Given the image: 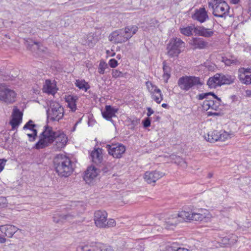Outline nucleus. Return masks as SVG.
I'll return each instance as SVG.
<instances>
[{
  "label": "nucleus",
  "instance_id": "obj_1",
  "mask_svg": "<svg viewBox=\"0 0 251 251\" xmlns=\"http://www.w3.org/2000/svg\"><path fill=\"white\" fill-rule=\"evenodd\" d=\"M44 131L40 134L39 140L35 144L34 148L37 150L49 147L56 141L57 148H62L66 144L68 138L66 135L59 130L54 131L52 127L45 126Z\"/></svg>",
  "mask_w": 251,
  "mask_h": 251
},
{
  "label": "nucleus",
  "instance_id": "obj_2",
  "mask_svg": "<svg viewBox=\"0 0 251 251\" xmlns=\"http://www.w3.org/2000/svg\"><path fill=\"white\" fill-rule=\"evenodd\" d=\"M55 171L60 177H67L74 171L73 163L64 154H57L53 160Z\"/></svg>",
  "mask_w": 251,
  "mask_h": 251
},
{
  "label": "nucleus",
  "instance_id": "obj_3",
  "mask_svg": "<svg viewBox=\"0 0 251 251\" xmlns=\"http://www.w3.org/2000/svg\"><path fill=\"white\" fill-rule=\"evenodd\" d=\"M136 25H129L124 29H119L112 32L109 36V40L114 44L122 43L131 38L138 31Z\"/></svg>",
  "mask_w": 251,
  "mask_h": 251
},
{
  "label": "nucleus",
  "instance_id": "obj_4",
  "mask_svg": "<svg viewBox=\"0 0 251 251\" xmlns=\"http://www.w3.org/2000/svg\"><path fill=\"white\" fill-rule=\"evenodd\" d=\"M203 83L201 81L199 77L195 76H183L180 77L177 81L179 88L184 91H187L196 86H201Z\"/></svg>",
  "mask_w": 251,
  "mask_h": 251
},
{
  "label": "nucleus",
  "instance_id": "obj_5",
  "mask_svg": "<svg viewBox=\"0 0 251 251\" xmlns=\"http://www.w3.org/2000/svg\"><path fill=\"white\" fill-rule=\"evenodd\" d=\"M208 5L212 8L214 16L217 17H225L229 10V6L224 0H210Z\"/></svg>",
  "mask_w": 251,
  "mask_h": 251
},
{
  "label": "nucleus",
  "instance_id": "obj_6",
  "mask_svg": "<svg viewBox=\"0 0 251 251\" xmlns=\"http://www.w3.org/2000/svg\"><path fill=\"white\" fill-rule=\"evenodd\" d=\"M47 117L51 121H59L64 116V108L58 102H52L47 111Z\"/></svg>",
  "mask_w": 251,
  "mask_h": 251
},
{
  "label": "nucleus",
  "instance_id": "obj_7",
  "mask_svg": "<svg viewBox=\"0 0 251 251\" xmlns=\"http://www.w3.org/2000/svg\"><path fill=\"white\" fill-rule=\"evenodd\" d=\"M185 43L180 39L176 38L172 39L167 46L168 54L170 57L177 56L181 51V49L184 48Z\"/></svg>",
  "mask_w": 251,
  "mask_h": 251
},
{
  "label": "nucleus",
  "instance_id": "obj_8",
  "mask_svg": "<svg viewBox=\"0 0 251 251\" xmlns=\"http://www.w3.org/2000/svg\"><path fill=\"white\" fill-rule=\"evenodd\" d=\"M17 94L13 90L1 84L0 86V100L7 104H12L16 100Z\"/></svg>",
  "mask_w": 251,
  "mask_h": 251
},
{
  "label": "nucleus",
  "instance_id": "obj_9",
  "mask_svg": "<svg viewBox=\"0 0 251 251\" xmlns=\"http://www.w3.org/2000/svg\"><path fill=\"white\" fill-rule=\"evenodd\" d=\"M106 148L109 154L116 158H121L126 151V147L119 143L106 145Z\"/></svg>",
  "mask_w": 251,
  "mask_h": 251
},
{
  "label": "nucleus",
  "instance_id": "obj_10",
  "mask_svg": "<svg viewBox=\"0 0 251 251\" xmlns=\"http://www.w3.org/2000/svg\"><path fill=\"white\" fill-rule=\"evenodd\" d=\"M229 137V134L225 131L214 130L205 136V139L210 143H214L218 141H225Z\"/></svg>",
  "mask_w": 251,
  "mask_h": 251
},
{
  "label": "nucleus",
  "instance_id": "obj_11",
  "mask_svg": "<svg viewBox=\"0 0 251 251\" xmlns=\"http://www.w3.org/2000/svg\"><path fill=\"white\" fill-rule=\"evenodd\" d=\"M179 216L184 220L185 221L187 220L195 221H206V216L205 213H198V212H189L185 211H182L179 213Z\"/></svg>",
  "mask_w": 251,
  "mask_h": 251
},
{
  "label": "nucleus",
  "instance_id": "obj_12",
  "mask_svg": "<svg viewBox=\"0 0 251 251\" xmlns=\"http://www.w3.org/2000/svg\"><path fill=\"white\" fill-rule=\"evenodd\" d=\"M146 85L149 91L152 94V99L157 103H160L163 100V95L160 89L152 84L151 82H146Z\"/></svg>",
  "mask_w": 251,
  "mask_h": 251
},
{
  "label": "nucleus",
  "instance_id": "obj_13",
  "mask_svg": "<svg viewBox=\"0 0 251 251\" xmlns=\"http://www.w3.org/2000/svg\"><path fill=\"white\" fill-rule=\"evenodd\" d=\"M23 114L17 107L14 106L12 114V118L9 124L12 126V129L17 128L22 123Z\"/></svg>",
  "mask_w": 251,
  "mask_h": 251
},
{
  "label": "nucleus",
  "instance_id": "obj_14",
  "mask_svg": "<svg viewBox=\"0 0 251 251\" xmlns=\"http://www.w3.org/2000/svg\"><path fill=\"white\" fill-rule=\"evenodd\" d=\"M107 213L105 210H97L94 213V221L96 226L103 228L107 221Z\"/></svg>",
  "mask_w": 251,
  "mask_h": 251
},
{
  "label": "nucleus",
  "instance_id": "obj_15",
  "mask_svg": "<svg viewBox=\"0 0 251 251\" xmlns=\"http://www.w3.org/2000/svg\"><path fill=\"white\" fill-rule=\"evenodd\" d=\"M185 221L182 218L179 216V213L176 216V215H172L165 219L163 225L164 227L168 229H173L174 227L180 222Z\"/></svg>",
  "mask_w": 251,
  "mask_h": 251
},
{
  "label": "nucleus",
  "instance_id": "obj_16",
  "mask_svg": "<svg viewBox=\"0 0 251 251\" xmlns=\"http://www.w3.org/2000/svg\"><path fill=\"white\" fill-rule=\"evenodd\" d=\"M189 44L194 50H202L208 47V43L203 38L201 37H193L189 41Z\"/></svg>",
  "mask_w": 251,
  "mask_h": 251
},
{
  "label": "nucleus",
  "instance_id": "obj_17",
  "mask_svg": "<svg viewBox=\"0 0 251 251\" xmlns=\"http://www.w3.org/2000/svg\"><path fill=\"white\" fill-rule=\"evenodd\" d=\"M165 175L163 172L157 171L146 172L144 175V178L148 183H154Z\"/></svg>",
  "mask_w": 251,
  "mask_h": 251
},
{
  "label": "nucleus",
  "instance_id": "obj_18",
  "mask_svg": "<svg viewBox=\"0 0 251 251\" xmlns=\"http://www.w3.org/2000/svg\"><path fill=\"white\" fill-rule=\"evenodd\" d=\"M192 18L193 19L202 23L208 19V16L205 8L202 7L196 10L195 13L192 16Z\"/></svg>",
  "mask_w": 251,
  "mask_h": 251
},
{
  "label": "nucleus",
  "instance_id": "obj_19",
  "mask_svg": "<svg viewBox=\"0 0 251 251\" xmlns=\"http://www.w3.org/2000/svg\"><path fill=\"white\" fill-rule=\"evenodd\" d=\"M118 109L114 108L111 105H106L105 109L103 111L101 112L102 117L107 120V121H111L112 122L113 121L112 118L115 117V113L117 112Z\"/></svg>",
  "mask_w": 251,
  "mask_h": 251
},
{
  "label": "nucleus",
  "instance_id": "obj_20",
  "mask_svg": "<svg viewBox=\"0 0 251 251\" xmlns=\"http://www.w3.org/2000/svg\"><path fill=\"white\" fill-rule=\"evenodd\" d=\"M195 33L201 36L209 38L212 36L214 32L210 28H207L203 26H197L195 28Z\"/></svg>",
  "mask_w": 251,
  "mask_h": 251
},
{
  "label": "nucleus",
  "instance_id": "obj_21",
  "mask_svg": "<svg viewBox=\"0 0 251 251\" xmlns=\"http://www.w3.org/2000/svg\"><path fill=\"white\" fill-rule=\"evenodd\" d=\"M97 175L98 173L96 168L90 167L85 171L83 179L87 183H90Z\"/></svg>",
  "mask_w": 251,
  "mask_h": 251
},
{
  "label": "nucleus",
  "instance_id": "obj_22",
  "mask_svg": "<svg viewBox=\"0 0 251 251\" xmlns=\"http://www.w3.org/2000/svg\"><path fill=\"white\" fill-rule=\"evenodd\" d=\"M18 229V228L16 226L10 225L0 226V231L4 234L5 236L9 238L12 237Z\"/></svg>",
  "mask_w": 251,
  "mask_h": 251
},
{
  "label": "nucleus",
  "instance_id": "obj_23",
  "mask_svg": "<svg viewBox=\"0 0 251 251\" xmlns=\"http://www.w3.org/2000/svg\"><path fill=\"white\" fill-rule=\"evenodd\" d=\"M220 84V85H230L234 83L235 76L233 75L219 74Z\"/></svg>",
  "mask_w": 251,
  "mask_h": 251
},
{
  "label": "nucleus",
  "instance_id": "obj_24",
  "mask_svg": "<svg viewBox=\"0 0 251 251\" xmlns=\"http://www.w3.org/2000/svg\"><path fill=\"white\" fill-rule=\"evenodd\" d=\"M102 150L100 148H97L93 151L91 153V157L92 161L98 165L100 164L102 160Z\"/></svg>",
  "mask_w": 251,
  "mask_h": 251
},
{
  "label": "nucleus",
  "instance_id": "obj_25",
  "mask_svg": "<svg viewBox=\"0 0 251 251\" xmlns=\"http://www.w3.org/2000/svg\"><path fill=\"white\" fill-rule=\"evenodd\" d=\"M44 92L49 94L54 95L56 93V85L50 80L47 79L43 86Z\"/></svg>",
  "mask_w": 251,
  "mask_h": 251
},
{
  "label": "nucleus",
  "instance_id": "obj_26",
  "mask_svg": "<svg viewBox=\"0 0 251 251\" xmlns=\"http://www.w3.org/2000/svg\"><path fill=\"white\" fill-rule=\"evenodd\" d=\"M74 216L71 214H60L57 213L53 217V220L56 223H63L65 221L71 222L73 220Z\"/></svg>",
  "mask_w": 251,
  "mask_h": 251
},
{
  "label": "nucleus",
  "instance_id": "obj_27",
  "mask_svg": "<svg viewBox=\"0 0 251 251\" xmlns=\"http://www.w3.org/2000/svg\"><path fill=\"white\" fill-rule=\"evenodd\" d=\"M77 99L76 96L69 95L65 97V101L72 111H75L76 109V102Z\"/></svg>",
  "mask_w": 251,
  "mask_h": 251
},
{
  "label": "nucleus",
  "instance_id": "obj_28",
  "mask_svg": "<svg viewBox=\"0 0 251 251\" xmlns=\"http://www.w3.org/2000/svg\"><path fill=\"white\" fill-rule=\"evenodd\" d=\"M220 84L218 73L216 74L213 77H210L207 81V85L210 88H216L217 86H221Z\"/></svg>",
  "mask_w": 251,
  "mask_h": 251
},
{
  "label": "nucleus",
  "instance_id": "obj_29",
  "mask_svg": "<svg viewBox=\"0 0 251 251\" xmlns=\"http://www.w3.org/2000/svg\"><path fill=\"white\" fill-rule=\"evenodd\" d=\"M203 107L206 110L211 108L217 111L219 108V103L213 100H205L203 102Z\"/></svg>",
  "mask_w": 251,
  "mask_h": 251
},
{
  "label": "nucleus",
  "instance_id": "obj_30",
  "mask_svg": "<svg viewBox=\"0 0 251 251\" xmlns=\"http://www.w3.org/2000/svg\"><path fill=\"white\" fill-rule=\"evenodd\" d=\"M93 250L94 251H115L112 246L101 243H95V247Z\"/></svg>",
  "mask_w": 251,
  "mask_h": 251
},
{
  "label": "nucleus",
  "instance_id": "obj_31",
  "mask_svg": "<svg viewBox=\"0 0 251 251\" xmlns=\"http://www.w3.org/2000/svg\"><path fill=\"white\" fill-rule=\"evenodd\" d=\"M163 77L165 79V82H167L168 80L171 76V68L167 65L165 61H164L163 62Z\"/></svg>",
  "mask_w": 251,
  "mask_h": 251
},
{
  "label": "nucleus",
  "instance_id": "obj_32",
  "mask_svg": "<svg viewBox=\"0 0 251 251\" xmlns=\"http://www.w3.org/2000/svg\"><path fill=\"white\" fill-rule=\"evenodd\" d=\"M195 27H196L194 26H188L186 27L180 28V31L182 34L187 36H190L192 35L193 31L195 33Z\"/></svg>",
  "mask_w": 251,
  "mask_h": 251
},
{
  "label": "nucleus",
  "instance_id": "obj_33",
  "mask_svg": "<svg viewBox=\"0 0 251 251\" xmlns=\"http://www.w3.org/2000/svg\"><path fill=\"white\" fill-rule=\"evenodd\" d=\"M239 78L240 81L246 85L251 84V75L240 74Z\"/></svg>",
  "mask_w": 251,
  "mask_h": 251
},
{
  "label": "nucleus",
  "instance_id": "obj_34",
  "mask_svg": "<svg viewBox=\"0 0 251 251\" xmlns=\"http://www.w3.org/2000/svg\"><path fill=\"white\" fill-rule=\"evenodd\" d=\"M76 86L80 89L84 90L85 92L90 88L89 85L84 80H76L75 82Z\"/></svg>",
  "mask_w": 251,
  "mask_h": 251
},
{
  "label": "nucleus",
  "instance_id": "obj_35",
  "mask_svg": "<svg viewBox=\"0 0 251 251\" xmlns=\"http://www.w3.org/2000/svg\"><path fill=\"white\" fill-rule=\"evenodd\" d=\"M95 247V243H92L89 246H79L77 248V251H94V248Z\"/></svg>",
  "mask_w": 251,
  "mask_h": 251
},
{
  "label": "nucleus",
  "instance_id": "obj_36",
  "mask_svg": "<svg viewBox=\"0 0 251 251\" xmlns=\"http://www.w3.org/2000/svg\"><path fill=\"white\" fill-rule=\"evenodd\" d=\"M94 35L93 33H90L87 35L86 41L88 45H93L97 42V39Z\"/></svg>",
  "mask_w": 251,
  "mask_h": 251
},
{
  "label": "nucleus",
  "instance_id": "obj_37",
  "mask_svg": "<svg viewBox=\"0 0 251 251\" xmlns=\"http://www.w3.org/2000/svg\"><path fill=\"white\" fill-rule=\"evenodd\" d=\"M107 68H108V64L103 61H100L98 68L99 73L100 74H104L105 70Z\"/></svg>",
  "mask_w": 251,
  "mask_h": 251
},
{
  "label": "nucleus",
  "instance_id": "obj_38",
  "mask_svg": "<svg viewBox=\"0 0 251 251\" xmlns=\"http://www.w3.org/2000/svg\"><path fill=\"white\" fill-rule=\"evenodd\" d=\"M166 251H190L189 250L180 247L175 246H168L166 248Z\"/></svg>",
  "mask_w": 251,
  "mask_h": 251
},
{
  "label": "nucleus",
  "instance_id": "obj_39",
  "mask_svg": "<svg viewBox=\"0 0 251 251\" xmlns=\"http://www.w3.org/2000/svg\"><path fill=\"white\" fill-rule=\"evenodd\" d=\"M36 125L33 123V121L31 120H29L23 127V129H30L31 130L33 127H36Z\"/></svg>",
  "mask_w": 251,
  "mask_h": 251
},
{
  "label": "nucleus",
  "instance_id": "obj_40",
  "mask_svg": "<svg viewBox=\"0 0 251 251\" xmlns=\"http://www.w3.org/2000/svg\"><path fill=\"white\" fill-rule=\"evenodd\" d=\"M126 249V242L124 241H119L117 242V251H123Z\"/></svg>",
  "mask_w": 251,
  "mask_h": 251
},
{
  "label": "nucleus",
  "instance_id": "obj_41",
  "mask_svg": "<svg viewBox=\"0 0 251 251\" xmlns=\"http://www.w3.org/2000/svg\"><path fill=\"white\" fill-rule=\"evenodd\" d=\"M213 92H208L199 94L197 98L199 100H202L204 99H208L209 96H212Z\"/></svg>",
  "mask_w": 251,
  "mask_h": 251
},
{
  "label": "nucleus",
  "instance_id": "obj_42",
  "mask_svg": "<svg viewBox=\"0 0 251 251\" xmlns=\"http://www.w3.org/2000/svg\"><path fill=\"white\" fill-rule=\"evenodd\" d=\"M116 225L115 221L113 219H109L105 222V226L103 228L113 227Z\"/></svg>",
  "mask_w": 251,
  "mask_h": 251
},
{
  "label": "nucleus",
  "instance_id": "obj_43",
  "mask_svg": "<svg viewBox=\"0 0 251 251\" xmlns=\"http://www.w3.org/2000/svg\"><path fill=\"white\" fill-rule=\"evenodd\" d=\"M112 75L113 77L117 78L123 76L122 72H120L118 70H113L112 73Z\"/></svg>",
  "mask_w": 251,
  "mask_h": 251
},
{
  "label": "nucleus",
  "instance_id": "obj_44",
  "mask_svg": "<svg viewBox=\"0 0 251 251\" xmlns=\"http://www.w3.org/2000/svg\"><path fill=\"white\" fill-rule=\"evenodd\" d=\"M239 72L241 73L240 74L251 75V68H242L239 70Z\"/></svg>",
  "mask_w": 251,
  "mask_h": 251
},
{
  "label": "nucleus",
  "instance_id": "obj_45",
  "mask_svg": "<svg viewBox=\"0 0 251 251\" xmlns=\"http://www.w3.org/2000/svg\"><path fill=\"white\" fill-rule=\"evenodd\" d=\"M143 125L145 128L151 126V120L149 118H145L142 122Z\"/></svg>",
  "mask_w": 251,
  "mask_h": 251
},
{
  "label": "nucleus",
  "instance_id": "obj_46",
  "mask_svg": "<svg viewBox=\"0 0 251 251\" xmlns=\"http://www.w3.org/2000/svg\"><path fill=\"white\" fill-rule=\"evenodd\" d=\"M223 61L225 62V64L227 66H229L231 64L235 63L237 61L236 60H231L230 59L227 58H224Z\"/></svg>",
  "mask_w": 251,
  "mask_h": 251
},
{
  "label": "nucleus",
  "instance_id": "obj_47",
  "mask_svg": "<svg viewBox=\"0 0 251 251\" xmlns=\"http://www.w3.org/2000/svg\"><path fill=\"white\" fill-rule=\"evenodd\" d=\"M109 65L111 68H115L118 65V62L115 59H111L109 61Z\"/></svg>",
  "mask_w": 251,
  "mask_h": 251
},
{
  "label": "nucleus",
  "instance_id": "obj_48",
  "mask_svg": "<svg viewBox=\"0 0 251 251\" xmlns=\"http://www.w3.org/2000/svg\"><path fill=\"white\" fill-rule=\"evenodd\" d=\"M5 162H6V160L0 159V173L4 169V167L5 165Z\"/></svg>",
  "mask_w": 251,
  "mask_h": 251
},
{
  "label": "nucleus",
  "instance_id": "obj_49",
  "mask_svg": "<svg viewBox=\"0 0 251 251\" xmlns=\"http://www.w3.org/2000/svg\"><path fill=\"white\" fill-rule=\"evenodd\" d=\"M223 242H224L225 244H228L231 245L232 243V242H231L229 241V239L228 237H225L223 239Z\"/></svg>",
  "mask_w": 251,
  "mask_h": 251
},
{
  "label": "nucleus",
  "instance_id": "obj_50",
  "mask_svg": "<svg viewBox=\"0 0 251 251\" xmlns=\"http://www.w3.org/2000/svg\"><path fill=\"white\" fill-rule=\"evenodd\" d=\"M212 96L215 99L217 100L216 102H218L219 103V106L221 105V103L222 102V100L221 98H219L217 95H216L213 92L212 93Z\"/></svg>",
  "mask_w": 251,
  "mask_h": 251
},
{
  "label": "nucleus",
  "instance_id": "obj_51",
  "mask_svg": "<svg viewBox=\"0 0 251 251\" xmlns=\"http://www.w3.org/2000/svg\"><path fill=\"white\" fill-rule=\"evenodd\" d=\"M27 136L29 137V141L30 142H33L35 140L36 137L33 135V134L28 133L27 134Z\"/></svg>",
  "mask_w": 251,
  "mask_h": 251
},
{
  "label": "nucleus",
  "instance_id": "obj_52",
  "mask_svg": "<svg viewBox=\"0 0 251 251\" xmlns=\"http://www.w3.org/2000/svg\"><path fill=\"white\" fill-rule=\"evenodd\" d=\"M139 123V121L137 119H136V120H133L131 121V129H133L134 126H136V125H137Z\"/></svg>",
  "mask_w": 251,
  "mask_h": 251
},
{
  "label": "nucleus",
  "instance_id": "obj_53",
  "mask_svg": "<svg viewBox=\"0 0 251 251\" xmlns=\"http://www.w3.org/2000/svg\"><path fill=\"white\" fill-rule=\"evenodd\" d=\"M147 116L148 117H150L151 116V114H152L154 113V111L151 108V107H148L147 108Z\"/></svg>",
  "mask_w": 251,
  "mask_h": 251
},
{
  "label": "nucleus",
  "instance_id": "obj_54",
  "mask_svg": "<svg viewBox=\"0 0 251 251\" xmlns=\"http://www.w3.org/2000/svg\"><path fill=\"white\" fill-rule=\"evenodd\" d=\"M207 115L208 116H219L220 115V113L219 112H208Z\"/></svg>",
  "mask_w": 251,
  "mask_h": 251
},
{
  "label": "nucleus",
  "instance_id": "obj_55",
  "mask_svg": "<svg viewBox=\"0 0 251 251\" xmlns=\"http://www.w3.org/2000/svg\"><path fill=\"white\" fill-rule=\"evenodd\" d=\"M30 130L33 132V135L36 138L37 136V130L33 127Z\"/></svg>",
  "mask_w": 251,
  "mask_h": 251
},
{
  "label": "nucleus",
  "instance_id": "obj_56",
  "mask_svg": "<svg viewBox=\"0 0 251 251\" xmlns=\"http://www.w3.org/2000/svg\"><path fill=\"white\" fill-rule=\"evenodd\" d=\"M6 241V239L1 236H0V243H4Z\"/></svg>",
  "mask_w": 251,
  "mask_h": 251
},
{
  "label": "nucleus",
  "instance_id": "obj_57",
  "mask_svg": "<svg viewBox=\"0 0 251 251\" xmlns=\"http://www.w3.org/2000/svg\"><path fill=\"white\" fill-rule=\"evenodd\" d=\"M246 94L248 97L251 96V90H247L246 91Z\"/></svg>",
  "mask_w": 251,
  "mask_h": 251
},
{
  "label": "nucleus",
  "instance_id": "obj_58",
  "mask_svg": "<svg viewBox=\"0 0 251 251\" xmlns=\"http://www.w3.org/2000/svg\"><path fill=\"white\" fill-rule=\"evenodd\" d=\"M231 2L233 4H237L240 0H230Z\"/></svg>",
  "mask_w": 251,
  "mask_h": 251
},
{
  "label": "nucleus",
  "instance_id": "obj_59",
  "mask_svg": "<svg viewBox=\"0 0 251 251\" xmlns=\"http://www.w3.org/2000/svg\"><path fill=\"white\" fill-rule=\"evenodd\" d=\"M161 106L162 107L166 108H168L169 107L168 105L166 103H163Z\"/></svg>",
  "mask_w": 251,
  "mask_h": 251
},
{
  "label": "nucleus",
  "instance_id": "obj_60",
  "mask_svg": "<svg viewBox=\"0 0 251 251\" xmlns=\"http://www.w3.org/2000/svg\"><path fill=\"white\" fill-rule=\"evenodd\" d=\"M212 176H213V174L212 173H210L208 174V177L211 178Z\"/></svg>",
  "mask_w": 251,
  "mask_h": 251
},
{
  "label": "nucleus",
  "instance_id": "obj_61",
  "mask_svg": "<svg viewBox=\"0 0 251 251\" xmlns=\"http://www.w3.org/2000/svg\"><path fill=\"white\" fill-rule=\"evenodd\" d=\"M79 122H76V123L75 124V125L74 126H75V127H76V126H77V124H78Z\"/></svg>",
  "mask_w": 251,
  "mask_h": 251
},
{
  "label": "nucleus",
  "instance_id": "obj_62",
  "mask_svg": "<svg viewBox=\"0 0 251 251\" xmlns=\"http://www.w3.org/2000/svg\"><path fill=\"white\" fill-rule=\"evenodd\" d=\"M79 122H76V123L75 124V125L74 126H75V127H76V126H77V124H78Z\"/></svg>",
  "mask_w": 251,
  "mask_h": 251
},
{
  "label": "nucleus",
  "instance_id": "obj_63",
  "mask_svg": "<svg viewBox=\"0 0 251 251\" xmlns=\"http://www.w3.org/2000/svg\"><path fill=\"white\" fill-rule=\"evenodd\" d=\"M75 128H76V127H75V126H74V127H73V131H75Z\"/></svg>",
  "mask_w": 251,
  "mask_h": 251
},
{
  "label": "nucleus",
  "instance_id": "obj_64",
  "mask_svg": "<svg viewBox=\"0 0 251 251\" xmlns=\"http://www.w3.org/2000/svg\"><path fill=\"white\" fill-rule=\"evenodd\" d=\"M39 49L40 50H42V51H44V50H43V49H41L40 48H39Z\"/></svg>",
  "mask_w": 251,
  "mask_h": 251
}]
</instances>
